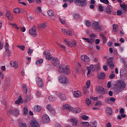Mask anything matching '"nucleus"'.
<instances>
[{"label":"nucleus","instance_id":"f704fd0d","mask_svg":"<svg viewBox=\"0 0 127 127\" xmlns=\"http://www.w3.org/2000/svg\"><path fill=\"white\" fill-rule=\"evenodd\" d=\"M31 99V96L29 95H27L25 97V102L27 103L28 101H30Z\"/></svg>","mask_w":127,"mask_h":127},{"label":"nucleus","instance_id":"f03ea898","mask_svg":"<svg viewBox=\"0 0 127 127\" xmlns=\"http://www.w3.org/2000/svg\"><path fill=\"white\" fill-rule=\"evenodd\" d=\"M86 0H69L70 2L75 3L78 6H82V7H85L87 6L88 3L86 1Z\"/></svg>","mask_w":127,"mask_h":127},{"label":"nucleus","instance_id":"79ce46f5","mask_svg":"<svg viewBox=\"0 0 127 127\" xmlns=\"http://www.w3.org/2000/svg\"><path fill=\"white\" fill-rule=\"evenodd\" d=\"M82 120H84V121H88L89 120V117L86 116V115H82L80 117Z\"/></svg>","mask_w":127,"mask_h":127},{"label":"nucleus","instance_id":"ea45409f","mask_svg":"<svg viewBox=\"0 0 127 127\" xmlns=\"http://www.w3.org/2000/svg\"><path fill=\"white\" fill-rule=\"evenodd\" d=\"M86 104L87 106H90L92 104L91 101L90 100V98H86Z\"/></svg>","mask_w":127,"mask_h":127},{"label":"nucleus","instance_id":"4d7b16f0","mask_svg":"<svg viewBox=\"0 0 127 127\" xmlns=\"http://www.w3.org/2000/svg\"><path fill=\"white\" fill-rule=\"evenodd\" d=\"M81 68L80 67H78V66H76V67L75 69V72L76 73V74H78V73H79V72H80V69Z\"/></svg>","mask_w":127,"mask_h":127},{"label":"nucleus","instance_id":"603ef678","mask_svg":"<svg viewBox=\"0 0 127 127\" xmlns=\"http://www.w3.org/2000/svg\"><path fill=\"white\" fill-rule=\"evenodd\" d=\"M74 17L75 19H79L80 18V15L78 13H74Z\"/></svg>","mask_w":127,"mask_h":127},{"label":"nucleus","instance_id":"7ed1b4c3","mask_svg":"<svg viewBox=\"0 0 127 127\" xmlns=\"http://www.w3.org/2000/svg\"><path fill=\"white\" fill-rule=\"evenodd\" d=\"M92 27L93 29L97 31V32H100V31L103 30V26L99 22H94L92 24Z\"/></svg>","mask_w":127,"mask_h":127},{"label":"nucleus","instance_id":"2f4dec72","mask_svg":"<svg viewBox=\"0 0 127 127\" xmlns=\"http://www.w3.org/2000/svg\"><path fill=\"white\" fill-rule=\"evenodd\" d=\"M63 109L64 110H71V107L69 104H65V105H63Z\"/></svg>","mask_w":127,"mask_h":127},{"label":"nucleus","instance_id":"37998d69","mask_svg":"<svg viewBox=\"0 0 127 127\" xmlns=\"http://www.w3.org/2000/svg\"><path fill=\"white\" fill-rule=\"evenodd\" d=\"M45 56L47 60H51V59L53 58V57L50 54L47 55L46 56Z\"/></svg>","mask_w":127,"mask_h":127},{"label":"nucleus","instance_id":"f257e3e1","mask_svg":"<svg viewBox=\"0 0 127 127\" xmlns=\"http://www.w3.org/2000/svg\"><path fill=\"white\" fill-rule=\"evenodd\" d=\"M58 70L60 73H62V74H64L66 76L69 75L71 73V71L69 68H68V65H65L64 64H60L58 67Z\"/></svg>","mask_w":127,"mask_h":127},{"label":"nucleus","instance_id":"20e7f679","mask_svg":"<svg viewBox=\"0 0 127 127\" xmlns=\"http://www.w3.org/2000/svg\"><path fill=\"white\" fill-rule=\"evenodd\" d=\"M29 33L30 35H31V36L36 37L37 36V32H36V27L35 26V25H34L29 30Z\"/></svg>","mask_w":127,"mask_h":127},{"label":"nucleus","instance_id":"69168bd1","mask_svg":"<svg viewBox=\"0 0 127 127\" xmlns=\"http://www.w3.org/2000/svg\"><path fill=\"white\" fill-rule=\"evenodd\" d=\"M109 98H110V102H112V103H115V102H116V98H115L110 97Z\"/></svg>","mask_w":127,"mask_h":127},{"label":"nucleus","instance_id":"0e129e2a","mask_svg":"<svg viewBox=\"0 0 127 127\" xmlns=\"http://www.w3.org/2000/svg\"><path fill=\"white\" fill-rule=\"evenodd\" d=\"M102 101H97L95 104V106H101Z\"/></svg>","mask_w":127,"mask_h":127},{"label":"nucleus","instance_id":"a19ab883","mask_svg":"<svg viewBox=\"0 0 127 127\" xmlns=\"http://www.w3.org/2000/svg\"><path fill=\"white\" fill-rule=\"evenodd\" d=\"M42 63H43V59H40L39 60L36 61V64L37 65H38V64H39V65H40V64H42Z\"/></svg>","mask_w":127,"mask_h":127},{"label":"nucleus","instance_id":"f3484780","mask_svg":"<svg viewBox=\"0 0 127 127\" xmlns=\"http://www.w3.org/2000/svg\"><path fill=\"white\" fill-rule=\"evenodd\" d=\"M106 77V73L104 72H101L99 73L98 76L97 78L99 80H104Z\"/></svg>","mask_w":127,"mask_h":127},{"label":"nucleus","instance_id":"9b49d317","mask_svg":"<svg viewBox=\"0 0 127 127\" xmlns=\"http://www.w3.org/2000/svg\"><path fill=\"white\" fill-rule=\"evenodd\" d=\"M96 90L98 93H101L102 95H105L106 93V90L102 86H98L96 88Z\"/></svg>","mask_w":127,"mask_h":127},{"label":"nucleus","instance_id":"49530a36","mask_svg":"<svg viewBox=\"0 0 127 127\" xmlns=\"http://www.w3.org/2000/svg\"><path fill=\"white\" fill-rule=\"evenodd\" d=\"M127 71H126V70H124V69H122L120 71V76H123V75H126L127 74Z\"/></svg>","mask_w":127,"mask_h":127},{"label":"nucleus","instance_id":"423d86ee","mask_svg":"<svg viewBox=\"0 0 127 127\" xmlns=\"http://www.w3.org/2000/svg\"><path fill=\"white\" fill-rule=\"evenodd\" d=\"M36 82L37 86H38L39 88H42L44 87V83H43L41 78L37 77Z\"/></svg>","mask_w":127,"mask_h":127},{"label":"nucleus","instance_id":"de8ad7c7","mask_svg":"<svg viewBox=\"0 0 127 127\" xmlns=\"http://www.w3.org/2000/svg\"><path fill=\"white\" fill-rule=\"evenodd\" d=\"M90 127H97V122L94 121L92 123L90 124Z\"/></svg>","mask_w":127,"mask_h":127},{"label":"nucleus","instance_id":"4468645a","mask_svg":"<svg viewBox=\"0 0 127 127\" xmlns=\"http://www.w3.org/2000/svg\"><path fill=\"white\" fill-rule=\"evenodd\" d=\"M52 63L53 65L55 66H58V65L60 64V63L57 58H53V59L52 60Z\"/></svg>","mask_w":127,"mask_h":127},{"label":"nucleus","instance_id":"13d9d810","mask_svg":"<svg viewBox=\"0 0 127 127\" xmlns=\"http://www.w3.org/2000/svg\"><path fill=\"white\" fill-rule=\"evenodd\" d=\"M28 54L29 55H31V53H32L33 52V50L32 49H31V48H29L28 50Z\"/></svg>","mask_w":127,"mask_h":127},{"label":"nucleus","instance_id":"58836bf2","mask_svg":"<svg viewBox=\"0 0 127 127\" xmlns=\"http://www.w3.org/2000/svg\"><path fill=\"white\" fill-rule=\"evenodd\" d=\"M23 115L24 116H26L27 114H28V110L27 109V107H24L23 108Z\"/></svg>","mask_w":127,"mask_h":127},{"label":"nucleus","instance_id":"412c9836","mask_svg":"<svg viewBox=\"0 0 127 127\" xmlns=\"http://www.w3.org/2000/svg\"><path fill=\"white\" fill-rule=\"evenodd\" d=\"M57 95L59 98H61V100H63V101H64V100H66V96L64 94H63L61 93H58Z\"/></svg>","mask_w":127,"mask_h":127},{"label":"nucleus","instance_id":"4c0bfd02","mask_svg":"<svg viewBox=\"0 0 127 127\" xmlns=\"http://www.w3.org/2000/svg\"><path fill=\"white\" fill-rule=\"evenodd\" d=\"M10 65L11 66V67H13L14 68H17V63H16V62H12L11 63H10Z\"/></svg>","mask_w":127,"mask_h":127},{"label":"nucleus","instance_id":"bf43d9fd","mask_svg":"<svg viewBox=\"0 0 127 127\" xmlns=\"http://www.w3.org/2000/svg\"><path fill=\"white\" fill-rule=\"evenodd\" d=\"M123 13H124L123 12V9H122V11H121V10H118V11H117V15H122L123 14Z\"/></svg>","mask_w":127,"mask_h":127},{"label":"nucleus","instance_id":"c85d7f7f","mask_svg":"<svg viewBox=\"0 0 127 127\" xmlns=\"http://www.w3.org/2000/svg\"><path fill=\"white\" fill-rule=\"evenodd\" d=\"M70 121L73 127H77V125L78 123V122L77 121V120L74 119H71Z\"/></svg>","mask_w":127,"mask_h":127},{"label":"nucleus","instance_id":"3c124183","mask_svg":"<svg viewBox=\"0 0 127 127\" xmlns=\"http://www.w3.org/2000/svg\"><path fill=\"white\" fill-rule=\"evenodd\" d=\"M82 124L83 125V126H84V127H89V126H90V123H89L88 122H82Z\"/></svg>","mask_w":127,"mask_h":127},{"label":"nucleus","instance_id":"a878e982","mask_svg":"<svg viewBox=\"0 0 127 127\" xmlns=\"http://www.w3.org/2000/svg\"><path fill=\"white\" fill-rule=\"evenodd\" d=\"M47 27V23H42L38 25V28H46Z\"/></svg>","mask_w":127,"mask_h":127},{"label":"nucleus","instance_id":"e2e57ef3","mask_svg":"<svg viewBox=\"0 0 127 127\" xmlns=\"http://www.w3.org/2000/svg\"><path fill=\"white\" fill-rule=\"evenodd\" d=\"M19 126L20 127H27L26 124L25 123H20Z\"/></svg>","mask_w":127,"mask_h":127},{"label":"nucleus","instance_id":"a211bd4d","mask_svg":"<svg viewBox=\"0 0 127 127\" xmlns=\"http://www.w3.org/2000/svg\"><path fill=\"white\" fill-rule=\"evenodd\" d=\"M106 112L108 114V116H112L113 114V109L110 107H107L106 109Z\"/></svg>","mask_w":127,"mask_h":127},{"label":"nucleus","instance_id":"a18cd8bd","mask_svg":"<svg viewBox=\"0 0 127 127\" xmlns=\"http://www.w3.org/2000/svg\"><path fill=\"white\" fill-rule=\"evenodd\" d=\"M5 53L6 56H8L9 54H10V51L8 49L6 48L5 50Z\"/></svg>","mask_w":127,"mask_h":127},{"label":"nucleus","instance_id":"774afa93","mask_svg":"<svg viewBox=\"0 0 127 127\" xmlns=\"http://www.w3.org/2000/svg\"><path fill=\"white\" fill-rule=\"evenodd\" d=\"M110 98H107L105 99V101L106 102V103H107L108 104H111V100H110Z\"/></svg>","mask_w":127,"mask_h":127},{"label":"nucleus","instance_id":"e433bc0d","mask_svg":"<svg viewBox=\"0 0 127 127\" xmlns=\"http://www.w3.org/2000/svg\"><path fill=\"white\" fill-rule=\"evenodd\" d=\"M22 88L23 93H24V94H27V87H26V84H23Z\"/></svg>","mask_w":127,"mask_h":127},{"label":"nucleus","instance_id":"f8f14e48","mask_svg":"<svg viewBox=\"0 0 127 127\" xmlns=\"http://www.w3.org/2000/svg\"><path fill=\"white\" fill-rule=\"evenodd\" d=\"M47 109L51 112L52 116H55V110H54L52 105H48V106H47Z\"/></svg>","mask_w":127,"mask_h":127},{"label":"nucleus","instance_id":"0eeeda50","mask_svg":"<svg viewBox=\"0 0 127 127\" xmlns=\"http://www.w3.org/2000/svg\"><path fill=\"white\" fill-rule=\"evenodd\" d=\"M86 69L87 70V76H88L91 74L92 71H95L96 70V65L91 64L90 66H87Z\"/></svg>","mask_w":127,"mask_h":127},{"label":"nucleus","instance_id":"c9c22d12","mask_svg":"<svg viewBox=\"0 0 127 127\" xmlns=\"http://www.w3.org/2000/svg\"><path fill=\"white\" fill-rule=\"evenodd\" d=\"M13 113L15 117H17V116L19 115V111L16 109H15L13 110Z\"/></svg>","mask_w":127,"mask_h":127},{"label":"nucleus","instance_id":"5fc2aeb1","mask_svg":"<svg viewBox=\"0 0 127 127\" xmlns=\"http://www.w3.org/2000/svg\"><path fill=\"white\" fill-rule=\"evenodd\" d=\"M81 109H80L79 107H77L75 108V114H79V113H80L81 112Z\"/></svg>","mask_w":127,"mask_h":127},{"label":"nucleus","instance_id":"473e14b6","mask_svg":"<svg viewBox=\"0 0 127 127\" xmlns=\"http://www.w3.org/2000/svg\"><path fill=\"white\" fill-rule=\"evenodd\" d=\"M99 35L100 37L102 38L103 43H106V42H107V38H106V36L103 34H100Z\"/></svg>","mask_w":127,"mask_h":127},{"label":"nucleus","instance_id":"72a5a7b5","mask_svg":"<svg viewBox=\"0 0 127 127\" xmlns=\"http://www.w3.org/2000/svg\"><path fill=\"white\" fill-rule=\"evenodd\" d=\"M13 12H14V13H22V12H21L20 8H15L13 10Z\"/></svg>","mask_w":127,"mask_h":127},{"label":"nucleus","instance_id":"052dcab7","mask_svg":"<svg viewBox=\"0 0 127 127\" xmlns=\"http://www.w3.org/2000/svg\"><path fill=\"white\" fill-rule=\"evenodd\" d=\"M115 77H116V75L115 74V73H111L109 75L110 79H114V78H115Z\"/></svg>","mask_w":127,"mask_h":127},{"label":"nucleus","instance_id":"680f3d73","mask_svg":"<svg viewBox=\"0 0 127 127\" xmlns=\"http://www.w3.org/2000/svg\"><path fill=\"white\" fill-rule=\"evenodd\" d=\"M49 54H50L49 51H45L43 53V55H44V56L49 55Z\"/></svg>","mask_w":127,"mask_h":127},{"label":"nucleus","instance_id":"ddd939ff","mask_svg":"<svg viewBox=\"0 0 127 127\" xmlns=\"http://www.w3.org/2000/svg\"><path fill=\"white\" fill-rule=\"evenodd\" d=\"M29 127H39V124L36 121L32 120L30 124Z\"/></svg>","mask_w":127,"mask_h":127},{"label":"nucleus","instance_id":"2eb2a0df","mask_svg":"<svg viewBox=\"0 0 127 127\" xmlns=\"http://www.w3.org/2000/svg\"><path fill=\"white\" fill-rule=\"evenodd\" d=\"M117 86L120 87L121 88H123V89H125V88H126V83H125V81L123 80H120L118 81Z\"/></svg>","mask_w":127,"mask_h":127},{"label":"nucleus","instance_id":"dca6fc26","mask_svg":"<svg viewBox=\"0 0 127 127\" xmlns=\"http://www.w3.org/2000/svg\"><path fill=\"white\" fill-rule=\"evenodd\" d=\"M105 10L107 14H111L112 10H113V7H111V5H108L106 7Z\"/></svg>","mask_w":127,"mask_h":127},{"label":"nucleus","instance_id":"1a4fd4ad","mask_svg":"<svg viewBox=\"0 0 127 127\" xmlns=\"http://www.w3.org/2000/svg\"><path fill=\"white\" fill-rule=\"evenodd\" d=\"M42 122L43 124H48L50 122V118L47 114L44 115L42 118Z\"/></svg>","mask_w":127,"mask_h":127},{"label":"nucleus","instance_id":"39448f33","mask_svg":"<svg viewBox=\"0 0 127 127\" xmlns=\"http://www.w3.org/2000/svg\"><path fill=\"white\" fill-rule=\"evenodd\" d=\"M64 41L66 43L67 45L68 46V47H75L77 45V42L76 41H73L72 42L69 41V40L67 39H64Z\"/></svg>","mask_w":127,"mask_h":127},{"label":"nucleus","instance_id":"aec40b11","mask_svg":"<svg viewBox=\"0 0 127 127\" xmlns=\"http://www.w3.org/2000/svg\"><path fill=\"white\" fill-rule=\"evenodd\" d=\"M120 6H121V7H122L123 8V13H125L126 12H127V4H126V3H124L123 4H120Z\"/></svg>","mask_w":127,"mask_h":127},{"label":"nucleus","instance_id":"6e6552de","mask_svg":"<svg viewBox=\"0 0 127 127\" xmlns=\"http://www.w3.org/2000/svg\"><path fill=\"white\" fill-rule=\"evenodd\" d=\"M59 80L60 83L63 84H67L68 83V79L66 77V76L64 75H60L59 77Z\"/></svg>","mask_w":127,"mask_h":127},{"label":"nucleus","instance_id":"6e6d98bb","mask_svg":"<svg viewBox=\"0 0 127 127\" xmlns=\"http://www.w3.org/2000/svg\"><path fill=\"white\" fill-rule=\"evenodd\" d=\"M90 98L91 100H93V101H98L99 100L98 97H94L92 95L90 96Z\"/></svg>","mask_w":127,"mask_h":127},{"label":"nucleus","instance_id":"864d4df0","mask_svg":"<svg viewBox=\"0 0 127 127\" xmlns=\"http://www.w3.org/2000/svg\"><path fill=\"white\" fill-rule=\"evenodd\" d=\"M103 6H102L101 5H99L98 6V9L99 10V11H100V12H102V11H104V9L103 8Z\"/></svg>","mask_w":127,"mask_h":127},{"label":"nucleus","instance_id":"6ab92c4d","mask_svg":"<svg viewBox=\"0 0 127 127\" xmlns=\"http://www.w3.org/2000/svg\"><path fill=\"white\" fill-rule=\"evenodd\" d=\"M47 13L48 15H49V16H52L53 17H55V16H56V14H55L54 11H53V10H49L47 11Z\"/></svg>","mask_w":127,"mask_h":127},{"label":"nucleus","instance_id":"b1692460","mask_svg":"<svg viewBox=\"0 0 127 127\" xmlns=\"http://www.w3.org/2000/svg\"><path fill=\"white\" fill-rule=\"evenodd\" d=\"M5 84L6 88H8L10 85V79L7 78L5 80Z\"/></svg>","mask_w":127,"mask_h":127},{"label":"nucleus","instance_id":"7c9ffc66","mask_svg":"<svg viewBox=\"0 0 127 127\" xmlns=\"http://www.w3.org/2000/svg\"><path fill=\"white\" fill-rule=\"evenodd\" d=\"M20 103H22V98L19 97L18 100L15 101V104H16V105H19Z\"/></svg>","mask_w":127,"mask_h":127},{"label":"nucleus","instance_id":"9d476101","mask_svg":"<svg viewBox=\"0 0 127 127\" xmlns=\"http://www.w3.org/2000/svg\"><path fill=\"white\" fill-rule=\"evenodd\" d=\"M81 59L83 61V63H84L85 65L88 64V62L90 61L89 57L85 55H83L81 56Z\"/></svg>","mask_w":127,"mask_h":127},{"label":"nucleus","instance_id":"393cba45","mask_svg":"<svg viewBox=\"0 0 127 127\" xmlns=\"http://www.w3.org/2000/svg\"><path fill=\"white\" fill-rule=\"evenodd\" d=\"M114 91L116 94H119V93L122 91V87L117 85V86L114 88Z\"/></svg>","mask_w":127,"mask_h":127},{"label":"nucleus","instance_id":"09e8293b","mask_svg":"<svg viewBox=\"0 0 127 127\" xmlns=\"http://www.w3.org/2000/svg\"><path fill=\"white\" fill-rule=\"evenodd\" d=\"M59 19L62 24H64V23H65V20H64V17H60Z\"/></svg>","mask_w":127,"mask_h":127},{"label":"nucleus","instance_id":"c756f323","mask_svg":"<svg viewBox=\"0 0 127 127\" xmlns=\"http://www.w3.org/2000/svg\"><path fill=\"white\" fill-rule=\"evenodd\" d=\"M62 32L65 34V35H71V33H70V31H68L66 29H62Z\"/></svg>","mask_w":127,"mask_h":127},{"label":"nucleus","instance_id":"bb28decb","mask_svg":"<svg viewBox=\"0 0 127 127\" xmlns=\"http://www.w3.org/2000/svg\"><path fill=\"white\" fill-rule=\"evenodd\" d=\"M107 64L109 65L112 70H113V69H114L115 67V64H114V63H113V61H108L107 62Z\"/></svg>","mask_w":127,"mask_h":127},{"label":"nucleus","instance_id":"338daca9","mask_svg":"<svg viewBox=\"0 0 127 127\" xmlns=\"http://www.w3.org/2000/svg\"><path fill=\"white\" fill-rule=\"evenodd\" d=\"M49 100L50 102H53V101H54V97L52 96H50L49 97Z\"/></svg>","mask_w":127,"mask_h":127},{"label":"nucleus","instance_id":"4be33fe9","mask_svg":"<svg viewBox=\"0 0 127 127\" xmlns=\"http://www.w3.org/2000/svg\"><path fill=\"white\" fill-rule=\"evenodd\" d=\"M41 107L39 106V105H37L34 107V111L36 113H39L41 111Z\"/></svg>","mask_w":127,"mask_h":127},{"label":"nucleus","instance_id":"5701e85b","mask_svg":"<svg viewBox=\"0 0 127 127\" xmlns=\"http://www.w3.org/2000/svg\"><path fill=\"white\" fill-rule=\"evenodd\" d=\"M5 16L7 17L8 19L9 20H12V16H11V13L9 11L5 12Z\"/></svg>","mask_w":127,"mask_h":127},{"label":"nucleus","instance_id":"c03bdc74","mask_svg":"<svg viewBox=\"0 0 127 127\" xmlns=\"http://www.w3.org/2000/svg\"><path fill=\"white\" fill-rule=\"evenodd\" d=\"M113 26L114 31H115V32H117L118 31V25L114 24Z\"/></svg>","mask_w":127,"mask_h":127},{"label":"nucleus","instance_id":"cd10ccee","mask_svg":"<svg viewBox=\"0 0 127 127\" xmlns=\"http://www.w3.org/2000/svg\"><path fill=\"white\" fill-rule=\"evenodd\" d=\"M73 95L75 98H79L81 97V92L80 91H74Z\"/></svg>","mask_w":127,"mask_h":127},{"label":"nucleus","instance_id":"8fccbe9b","mask_svg":"<svg viewBox=\"0 0 127 127\" xmlns=\"http://www.w3.org/2000/svg\"><path fill=\"white\" fill-rule=\"evenodd\" d=\"M85 23H86L87 26H88V27H91V26H92V23L89 20H87L86 21Z\"/></svg>","mask_w":127,"mask_h":127}]
</instances>
